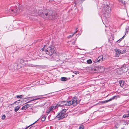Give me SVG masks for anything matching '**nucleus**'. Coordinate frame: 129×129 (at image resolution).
<instances>
[{
  "label": "nucleus",
  "mask_w": 129,
  "mask_h": 129,
  "mask_svg": "<svg viewBox=\"0 0 129 129\" xmlns=\"http://www.w3.org/2000/svg\"><path fill=\"white\" fill-rule=\"evenodd\" d=\"M74 73H75L76 74H78L79 73V72L78 71H74Z\"/></svg>",
  "instance_id": "c9c22d12"
},
{
  "label": "nucleus",
  "mask_w": 129,
  "mask_h": 129,
  "mask_svg": "<svg viewBox=\"0 0 129 129\" xmlns=\"http://www.w3.org/2000/svg\"><path fill=\"white\" fill-rule=\"evenodd\" d=\"M42 51H43L44 50V47L42 49Z\"/></svg>",
  "instance_id": "a18cd8bd"
},
{
  "label": "nucleus",
  "mask_w": 129,
  "mask_h": 129,
  "mask_svg": "<svg viewBox=\"0 0 129 129\" xmlns=\"http://www.w3.org/2000/svg\"><path fill=\"white\" fill-rule=\"evenodd\" d=\"M124 82L123 80H120L119 81V83L120 84V86L122 87L124 84Z\"/></svg>",
  "instance_id": "dca6fc26"
},
{
  "label": "nucleus",
  "mask_w": 129,
  "mask_h": 129,
  "mask_svg": "<svg viewBox=\"0 0 129 129\" xmlns=\"http://www.w3.org/2000/svg\"><path fill=\"white\" fill-rule=\"evenodd\" d=\"M60 79L61 81H67L68 80L67 78L63 77H62Z\"/></svg>",
  "instance_id": "a211bd4d"
},
{
  "label": "nucleus",
  "mask_w": 129,
  "mask_h": 129,
  "mask_svg": "<svg viewBox=\"0 0 129 129\" xmlns=\"http://www.w3.org/2000/svg\"><path fill=\"white\" fill-rule=\"evenodd\" d=\"M128 69L129 67H128V65L124 64L121 68L118 70L117 72L118 74H120L124 72H126Z\"/></svg>",
  "instance_id": "423d86ee"
},
{
  "label": "nucleus",
  "mask_w": 129,
  "mask_h": 129,
  "mask_svg": "<svg viewBox=\"0 0 129 129\" xmlns=\"http://www.w3.org/2000/svg\"><path fill=\"white\" fill-rule=\"evenodd\" d=\"M56 48L53 46H49L45 50L46 54L51 55L55 52Z\"/></svg>",
  "instance_id": "0eeeda50"
},
{
  "label": "nucleus",
  "mask_w": 129,
  "mask_h": 129,
  "mask_svg": "<svg viewBox=\"0 0 129 129\" xmlns=\"http://www.w3.org/2000/svg\"><path fill=\"white\" fill-rule=\"evenodd\" d=\"M121 129H123V128H121Z\"/></svg>",
  "instance_id": "09e8293b"
},
{
  "label": "nucleus",
  "mask_w": 129,
  "mask_h": 129,
  "mask_svg": "<svg viewBox=\"0 0 129 129\" xmlns=\"http://www.w3.org/2000/svg\"><path fill=\"white\" fill-rule=\"evenodd\" d=\"M123 117L124 118L129 117V114H125L123 116Z\"/></svg>",
  "instance_id": "c85d7f7f"
},
{
  "label": "nucleus",
  "mask_w": 129,
  "mask_h": 129,
  "mask_svg": "<svg viewBox=\"0 0 129 129\" xmlns=\"http://www.w3.org/2000/svg\"><path fill=\"white\" fill-rule=\"evenodd\" d=\"M125 35H124L120 39H119V40H118L117 42L118 43H119L121 41H122V39H123V38H124V36Z\"/></svg>",
  "instance_id": "b1692460"
},
{
  "label": "nucleus",
  "mask_w": 129,
  "mask_h": 129,
  "mask_svg": "<svg viewBox=\"0 0 129 129\" xmlns=\"http://www.w3.org/2000/svg\"><path fill=\"white\" fill-rule=\"evenodd\" d=\"M31 11V14H35L37 12V10L35 8H33L32 9Z\"/></svg>",
  "instance_id": "4468645a"
},
{
  "label": "nucleus",
  "mask_w": 129,
  "mask_h": 129,
  "mask_svg": "<svg viewBox=\"0 0 129 129\" xmlns=\"http://www.w3.org/2000/svg\"><path fill=\"white\" fill-rule=\"evenodd\" d=\"M59 107H61L60 103H59V102L58 103L56 106H54V109H56Z\"/></svg>",
  "instance_id": "412c9836"
},
{
  "label": "nucleus",
  "mask_w": 129,
  "mask_h": 129,
  "mask_svg": "<svg viewBox=\"0 0 129 129\" xmlns=\"http://www.w3.org/2000/svg\"><path fill=\"white\" fill-rule=\"evenodd\" d=\"M126 52V51L124 49L122 51H120V53L121 54H123V53H125Z\"/></svg>",
  "instance_id": "c756f323"
},
{
  "label": "nucleus",
  "mask_w": 129,
  "mask_h": 129,
  "mask_svg": "<svg viewBox=\"0 0 129 129\" xmlns=\"http://www.w3.org/2000/svg\"><path fill=\"white\" fill-rule=\"evenodd\" d=\"M38 120H37V121H36L35 122H34V123H33V124H31V125H29V126H27L26 128H22V129H27L30 126L34 124L35 123H36L37 121H38Z\"/></svg>",
  "instance_id": "4be33fe9"
},
{
  "label": "nucleus",
  "mask_w": 129,
  "mask_h": 129,
  "mask_svg": "<svg viewBox=\"0 0 129 129\" xmlns=\"http://www.w3.org/2000/svg\"><path fill=\"white\" fill-rule=\"evenodd\" d=\"M109 102V101L108 100H106V101H104L105 103H106L108 102Z\"/></svg>",
  "instance_id": "4c0bfd02"
},
{
  "label": "nucleus",
  "mask_w": 129,
  "mask_h": 129,
  "mask_svg": "<svg viewBox=\"0 0 129 129\" xmlns=\"http://www.w3.org/2000/svg\"><path fill=\"white\" fill-rule=\"evenodd\" d=\"M115 127L116 128H118V127H117V126H116V125H115Z\"/></svg>",
  "instance_id": "c03bdc74"
},
{
  "label": "nucleus",
  "mask_w": 129,
  "mask_h": 129,
  "mask_svg": "<svg viewBox=\"0 0 129 129\" xmlns=\"http://www.w3.org/2000/svg\"><path fill=\"white\" fill-rule=\"evenodd\" d=\"M112 100H113V99L112 98H110V99H109L108 100L109 101H111Z\"/></svg>",
  "instance_id": "58836bf2"
},
{
  "label": "nucleus",
  "mask_w": 129,
  "mask_h": 129,
  "mask_svg": "<svg viewBox=\"0 0 129 129\" xmlns=\"http://www.w3.org/2000/svg\"><path fill=\"white\" fill-rule=\"evenodd\" d=\"M81 101V99H79L77 98L75 96L73 97L71 100L68 101V104L69 106H70L72 105L74 106H76L78 104L80 103Z\"/></svg>",
  "instance_id": "39448f33"
},
{
  "label": "nucleus",
  "mask_w": 129,
  "mask_h": 129,
  "mask_svg": "<svg viewBox=\"0 0 129 129\" xmlns=\"http://www.w3.org/2000/svg\"><path fill=\"white\" fill-rule=\"evenodd\" d=\"M43 95H38L37 96H33L32 97H30L31 98H40V99H41L42 98H43V97H42Z\"/></svg>",
  "instance_id": "aec40b11"
},
{
  "label": "nucleus",
  "mask_w": 129,
  "mask_h": 129,
  "mask_svg": "<svg viewBox=\"0 0 129 129\" xmlns=\"http://www.w3.org/2000/svg\"><path fill=\"white\" fill-rule=\"evenodd\" d=\"M103 67L99 66H94L91 68V70L92 71H94L95 73L101 72L103 70Z\"/></svg>",
  "instance_id": "6e6552de"
},
{
  "label": "nucleus",
  "mask_w": 129,
  "mask_h": 129,
  "mask_svg": "<svg viewBox=\"0 0 129 129\" xmlns=\"http://www.w3.org/2000/svg\"><path fill=\"white\" fill-rule=\"evenodd\" d=\"M103 56L101 55L99 56L95 60H93V61L94 63H99L100 61H102L103 60Z\"/></svg>",
  "instance_id": "1a4fd4ad"
},
{
  "label": "nucleus",
  "mask_w": 129,
  "mask_h": 129,
  "mask_svg": "<svg viewBox=\"0 0 129 129\" xmlns=\"http://www.w3.org/2000/svg\"><path fill=\"white\" fill-rule=\"evenodd\" d=\"M45 46H46V45H44V47H44V48H45Z\"/></svg>",
  "instance_id": "de8ad7c7"
},
{
  "label": "nucleus",
  "mask_w": 129,
  "mask_h": 129,
  "mask_svg": "<svg viewBox=\"0 0 129 129\" xmlns=\"http://www.w3.org/2000/svg\"><path fill=\"white\" fill-rule=\"evenodd\" d=\"M6 117V116L5 115H4L2 116V119L3 120L5 119Z\"/></svg>",
  "instance_id": "f704fd0d"
},
{
  "label": "nucleus",
  "mask_w": 129,
  "mask_h": 129,
  "mask_svg": "<svg viewBox=\"0 0 129 129\" xmlns=\"http://www.w3.org/2000/svg\"><path fill=\"white\" fill-rule=\"evenodd\" d=\"M53 0H49L50 2H52L53 1Z\"/></svg>",
  "instance_id": "37998d69"
},
{
  "label": "nucleus",
  "mask_w": 129,
  "mask_h": 129,
  "mask_svg": "<svg viewBox=\"0 0 129 129\" xmlns=\"http://www.w3.org/2000/svg\"><path fill=\"white\" fill-rule=\"evenodd\" d=\"M23 95H16V97L17 98H20V99L22 98V97L23 96Z\"/></svg>",
  "instance_id": "473e14b6"
},
{
  "label": "nucleus",
  "mask_w": 129,
  "mask_h": 129,
  "mask_svg": "<svg viewBox=\"0 0 129 129\" xmlns=\"http://www.w3.org/2000/svg\"><path fill=\"white\" fill-rule=\"evenodd\" d=\"M66 111V109H63L58 114L55 118H57L58 120H60L68 116L67 113H65Z\"/></svg>",
  "instance_id": "20e7f679"
},
{
  "label": "nucleus",
  "mask_w": 129,
  "mask_h": 129,
  "mask_svg": "<svg viewBox=\"0 0 129 129\" xmlns=\"http://www.w3.org/2000/svg\"><path fill=\"white\" fill-rule=\"evenodd\" d=\"M31 102V100H30V101H29L27 102V103H30V102Z\"/></svg>",
  "instance_id": "a19ab883"
},
{
  "label": "nucleus",
  "mask_w": 129,
  "mask_h": 129,
  "mask_svg": "<svg viewBox=\"0 0 129 129\" xmlns=\"http://www.w3.org/2000/svg\"><path fill=\"white\" fill-rule=\"evenodd\" d=\"M114 51L116 52L115 56L116 57H118L119 55V54L120 53V50L116 48L114 49Z\"/></svg>",
  "instance_id": "9b49d317"
},
{
  "label": "nucleus",
  "mask_w": 129,
  "mask_h": 129,
  "mask_svg": "<svg viewBox=\"0 0 129 129\" xmlns=\"http://www.w3.org/2000/svg\"><path fill=\"white\" fill-rule=\"evenodd\" d=\"M27 98H23V99H27Z\"/></svg>",
  "instance_id": "49530a36"
},
{
  "label": "nucleus",
  "mask_w": 129,
  "mask_h": 129,
  "mask_svg": "<svg viewBox=\"0 0 129 129\" xmlns=\"http://www.w3.org/2000/svg\"><path fill=\"white\" fill-rule=\"evenodd\" d=\"M40 99V98H36L34 99H33L31 100H31V101H36V100H38L39 99Z\"/></svg>",
  "instance_id": "72a5a7b5"
},
{
  "label": "nucleus",
  "mask_w": 129,
  "mask_h": 129,
  "mask_svg": "<svg viewBox=\"0 0 129 129\" xmlns=\"http://www.w3.org/2000/svg\"><path fill=\"white\" fill-rule=\"evenodd\" d=\"M17 102V101H16L15 102L13 103L12 104H11V105H13V104H16V102Z\"/></svg>",
  "instance_id": "ea45409f"
},
{
  "label": "nucleus",
  "mask_w": 129,
  "mask_h": 129,
  "mask_svg": "<svg viewBox=\"0 0 129 129\" xmlns=\"http://www.w3.org/2000/svg\"><path fill=\"white\" fill-rule=\"evenodd\" d=\"M30 107V106H29V105L28 104L25 105L24 106L22 107L21 109L22 110H26Z\"/></svg>",
  "instance_id": "ddd939ff"
},
{
  "label": "nucleus",
  "mask_w": 129,
  "mask_h": 129,
  "mask_svg": "<svg viewBox=\"0 0 129 129\" xmlns=\"http://www.w3.org/2000/svg\"><path fill=\"white\" fill-rule=\"evenodd\" d=\"M105 103L104 101H103L101 102H99V105H100L103 104Z\"/></svg>",
  "instance_id": "2f4dec72"
},
{
  "label": "nucleus",
  "mask_w": 129,
  "mask_h": 129,
  "mask_svg": "<svg viewBox=\"0 0 129 129\" xmlns=\"http://www.w3.org/2000/svg\"><path fill=\"white\" fill-rule=\"evenodd\" d=\"M46 118V117L45 116H43L41 119V120L42 121H44Z\"/></svg>",
  "instance_id": "5701e85b"
},
{
  "label": "nucleus",
  "mask_w": 129,
  "mask_h": 129,
  "mask_svg": "<svg viewBox=\"0 0 129 129\" xmlns=\"http://www.w3.org/2000/svg\"><path fill=\"white\" fill-rule=\"evenodd\" d=\"M102 14L107 18H109L110 15L111 8L107 4L105 5L102 9Z\"/></svg>",
  "instance_id": "7ed1b4c3"
},
{
  "label": "nucleus",
  "mask_w": 129,
  "mask_h": 129,
  "mask_svg": "<svg viewBox=\"0 0 129 129\" xmlns=\"http://www.w3.org/2000/svg\"><path fill=\"white\" fill-rule=\"evenodd\" d=\"M18 61L20 63H22L24 62V60L22 59H19L18 60Z\"/></svg>",
  "instance_id": "a878e982"
},
{
  "label": "nucleus",
  "mask_w": 129,
  "mask_h": 129,
  "mask_svg": "<svg viewBox=\"0 0 129 129\" xmlns=\"http://www.w3.org/2000/svg\"><path fill=\"white\" fill-rule=\"evenodd\" d=\"M129 31V26H126V27L125 28V35L126 34H127L128 33V32Z\"/></svg>",
  "instance_id": "f3484780"
},
{
  "label": "nucleus",
  "mask_w": 129,
  "mask_h": 129,
  "mask_svg": "<svg viewBox=\"0 0 129 129\" xmlns=\"http://www.w3.org/2000/svg\"><path fill=\"white\" fill-rule=\"evenodd\" d=\"M60 61V59H59V60H56V61L58 62H59V61Z\"/></svg>",
  "instance_id": "79ce46f5"
},
{
  "label": "nucleus",
  "mask_w": 129,
  "mask_h": 129,
  "mask_svg": "<svg viewBox=\"0 0 129 129\" xmlns=\"http://www.w3.org/2000/svg\"><path fill=\"white\" fill-rule=\"evenodd\" d=\"M54 106H50L47 110L46 111L47 113H49L51 111L55 109H54Z\"/></svg>",
  "instance_id": "f8f14e48"
},
{
  "label": "nucleus",
  "mask_w": 129,
  "mask_h": 129,
  "mask_svg": "<svg viewBox=\"0 0 129 129\" xmlns=\"http://www.w3.org/2000/svg\"><path fill=\"white\" fill-rule=\"evenodd\" d=\"M38 14L44 19L51 20L56 18L55 13L49 10H40L38 12Z\"/></svg>",
  "instance_id": "f257e3e1"
},
{
  "label": "nucleus",
  "mask_w": 129,
  "mask_h": 129,
  "mask_svg": "<svg viewBox=\"0 0 129 129\" xmlns=\"http://www.w3.org/2000/svg\"><path fill=\"white\" fill-rule=\"evenodd\" d=\"M119 95H115L112 98L113 100L114 99H115V98H117L118 97H119Z\"/></svg>",
  "instance_id": "7c9ffc66"
},
{
  "label": "nucleus",
  "mask_w": 129,
  "mask_h": 129,
  "mask_svg": "<svg viewBox=\"0 0 129 129\" xmlns=\"http://www.w3.org/2000/svg\"><path fill=\"white\" fill-rule=\"evenodd\" d=\"M59 102L61 107H63L65 106H69V104H68L69 103L68 101H59Z\"/></svg>",
  "instance_id": "9d476101"
},
{
  "label": "nucleus",
  "mask_w": 129,
  "mask_h": 129,
  "mask_svg": "<svg viewBox=\"0 0 129 129\" xmlns=\"http://www.w3.org/2000/svg\"><path fill=\"white\" fill-rule=\"evenodd\" d=\"M78 129H84L83 125L82 124L80 125Z\"/></svg>",
  "instance_id": "393cba45"
},
{
  "label": "nucleus",
  "mask_w": 129,
  "mask_h": 129,
  "mask_svg": "<svg viewBox=\"0 0 129 129\" xmlns=\"http://www.w3.org/2000/svg\"><path fill=\"white\" fill-rule=\"evenodd\" d=\"M77 28H76V31H75V32H74V33L72 35L69 36L67 38L68 39H69L70 38H72L73 36L76 33V32L77 31Z\"/></svg>",
  "instance_id": "2eb2a0df"
},
{
  "label": "nucleus",
  "mask_w": 129,
  "mask_h": 129,
  "mask_svg": "<svg viewBox=\"0 0 129 129\" xmlns=\"http://www.w3.org/2000/svg\"><path fill=\"white\" fill-rule=\"evenodd\" d=\"M87 62L88 64H90L92 63V62L91 59H89L87 60Z\"/></svg>",
  "instance_id": "bb28decb"
},
{
  "label": "nucleus",
  "mask_w": 129,
  "mask_h": 129,
  "mask_svg": "<svg viewBox=\"0 0 129 129\" xmlns=\"http://www.w3.org/2000/svg\"><path fill=\"white\" fill-rule=\"evenodd\" d=\"M120 2L121 3L124 5L125 6L126 2L125 1L123 2V0H120Z\"/></svg>",
  "instance_id": "cd10ccee"
},
{
  "label": "nucleus",
  "mask_w": 129,
  "mask_h": 129,
  "mask_svg": "<svg viewBox=\"0 0 129 129\" xmlns=\"http://www.w3.org/2000/svg\"><path fill=\"white\" fill-rule=\"evenodd\" d=\"M75 41H74L73 42H72V45H74L75 44Z\"/></svg>",
  "instance_id": "e433bc0d"
},
{
  "label": "nucleus",
  "mask_w": 129,
  "mask_h": 129,
  "mask_svg": "<svg viewBox=\"0 0 129 129\" xmlns=\"http://www.w3.org/2000/svg\"><path fill=\"white\" fill-rule=\"evenodd\" d=\"M20 107L18 106L15 107L14 108V111L15 112H17L19 109Z\"/></svg>",
  "instance_id": "6ab92c4d"
},
{
  "label": "nucleus",
  "mask_w": 129,
  "mask_h": 129,
  "mask_svg": "<svg viewBox=\"0 0 129 129\" xmlns=\"http://www.w3.org/2000/svg\"><path fill=\"white\" fill-rule=\"evenodd\" d=\"M22 8L21 6L20 7L19 6L18 8L16 6L11 7L10 8L9 12L15 15L22 11Z\"/></svg>",
  "instance_id": "f03ea898"
}]
</instances>
